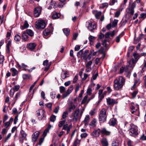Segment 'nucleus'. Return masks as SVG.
Segmentation results:
<instances>
[{
  "instance_id": "obj_28",
  "label": "nucleus",
  "mask_w": 146,
  "mask_h": 146,
  "mask_svg": "<svg viewBox=\"0 0 146 146\" xmlns=\"http://www.w3.org/2000/svg\"><path fill=\"white\" fill-rule=\"evenodd\" d=\"M70 105L69 106L68 109L70 112H71L72 110H74L76 106L74 104H73L72 102H70Z\"/></svg>"
},
{
  "instance_id": "obj_16",
  "label": "nucleus",
  "mask_w": 146,
  "mask_h": 146,
  "mask_svg": "<svg viewBox=\"0 0 146 146\" xmlns=\"http://www.w3.org/2000/svg\"><path fill=\"white\" fill-rule=\"evenodd\" d=\"M101 133L103 135H109L111 133V132L108 131L105 128H103L100 130Z\"/></svg>"
},
{
  "instance_id": "obj_17",
  "label": "nucleus",
  "mask_w": 146,
  "mask_h": 146,
  "mask_svg": "<svg viewBox=\"0 0 146 146\" xmlns=\"http://www.w3.org/2000/svg\"><path fill=\"white\" fill-rule=\"evenodd\" d=\"M40 133L38 131H36L33 133L32 135V141L35 142L36 141Z\"/></svg>"
},
{
  "instance_id": "obj_47",
  "label": "nucleus",
  "mask_w": 146,
  "mask_h": 146,
  "mask_svg": "<svg viewBox=\"0 0 146 146\" xmlns=\"http://www.w3.org/2000/svg\"><path fill=\"white\" fill-rule=\"evenodd\" d=\"M118 21V20L117 19H114L113 20V23H112V26L113 27H116L117 25V23Z\"/></svg>"
},
{
  "instance_id": "obj_55",
  "label": "nucleus",
  "mask_w": 146,
  "mask_h": 146,
  "mask_svg": "<svg viewBox=\"0 0 146 146\" xmlns=\"http://www.w3.org/2000/svg\"><path fill=\"white\" fill-rule=\"evenodd\" d=\"M78 74H76L74 78L73 82L74 83H75L78 80Z\"/></svg>"
},
{
  "instance_id": "obj_13",
  "label": "nucleus",
  "mask_w": 146,
  "mask_h": 146,
  "mask_svg": "<svg viewBox=\"0 0 146 146\" xmlns=\"http://www.w3.org/2000/svg\"><path fill=\"white\" fill-rule=\"evenodd\" d=\"M100 133V129L98 128L97 130H94L91 133V135L93 137H96L99 136Z\"/></svg>"
},
{
  "instance_id": "obj_45",
  "label": "nucleus",
  "mask_w": 146,
  "mask_h": 146,
  "mask_svg": "<svg viewBox=\"0 0 146 146\" xmlns=\"http://www.w3.org/2000/svg\"><path fill=\"white\" fill-rule=\"evenodd\" d=\"M20 92L17 93L15 95V97L14 98L13 100L15 102L17 100L18 98L20 97Z\"/></svg>"
},
{
  "instance_id": "obj_6",
  "label": "nucleus",
  "mask_w": 146,
  "mask_h": 146,
  "mask_svg": "<svg viewBox=\"0 0 146 146\" xmlns=\"http://www.w3.org/2000/svg\"><path fill=\"white\" fill-rule=\"evenodd\" d=\"M131 106L130 108L131 110V113L139 115V106L137 105H135L133 103H131Z\"/></svg>"
},
{
  "instance_id": "obj_52",
  "label": "nucleus",
  "mask_w": 146,
  "mask_h": 146,
  "mask_svg": "<svg viewBox=\"0 0 146 146\" xmlns=\"http://www.w3.org/2000/svg\"><path fill=\"white\" fill-rule=\"evenodd\" d=\"M88 98V96L87 95H86L85 96V97H84L82 101V104H84L86 102L87 99Z\"/></svg>"
},
{
  "instance_id": "obj_11",
  "label": "nucleus",
  "mask_w": 146,
  "mask_h": 146,
  "mask_svg": "<svg viewBox=\"0 0 146 146\" xmlns=\"http://www.w3.org/2000/svg\"><path fill=\"white\" fill-rule=\"evenodd\" d=\"M26 136L27 135L24 131L22 130L21 131L19 137V141L21 143H22L24 140L26 139Z\"/></svg>"
},
{
  "instance_id": "obj_50",
  "label": "nucleus",
  "mask_w": 146,
  "mask_h": 146,
  "mask_svg": "<svg viewBox=\"0 0 146 146\" xmlns=\"http://www.w3.org/2000/svg\"><path fill=\"white\" fill-rule=\"evenodd\" d=\"M20 86L19 85H17L15 86L14 88H13V89L14 90V92H15L17 91L19 89Z\"/></svg>"
},
{
  "instance_id": "obj_5",
  "label": "nucleus",
  "mask_w": 146,
  "mask_h": 146,
  "mask_svg": "<svg viewBox=\"0 0 146 146\" xmlns=\"http://www.w3.org/2000/svg\"><path fill=\"white\" fill-rule=\"evenodd\" d=\"M36 28L38 29H44L46 26L45 22L42 20L37 21L35 23Z\"/></svg>"
},
{
  "instance_id": "obj_4",
  "label": "nucleus",
  "mask_w": 146,
  "mask_h": 146,
  "mask_svg": "<svg viewBox=\"0 0 146 146\" xmlns=\"http://www.w3.org/2000/svg\"><path fill=\"white\" fill-rule=\"evenodd\" d=\"M136 63L134 59H132L130 60L128 62L129 65L126 66L125 67L124 70L125 72H127L129 70H131L135 66V64Z\"/></svg>"
},
{
  "instance_id": "obj_60",
  "label": "nucleus",
  "mask_w": 146,
  "mask_h": 146,
  "mask_svg": "<svg viewBox=\"0 0 146 146\" xmlns=\"http://www.w3.org/2000/svg\"><path fill=\"white\" fill-rule=\"evenodd\" d=\"M50 64H51V63H48V60H46L43 62V64L44 66H47Z\"/></svg>"
},
{
  "instance_id": "obj_58",
  "label": "nucleus",
  "mask_w": 146,
  "mask_h": 146,
  "mask_svg": "<svg viewBox=\"0 0 146 146\" xmlns=\"http://www.w3.org/2000/svg\"><path fill=\"white\" fill-rule=\"evenodd\" d=\"M92 54V51H91V53H90L88 56L87 57H86V59H85L86 60V61H87V60H90L91 59V55Z\"/></svg>"
},
{
  "instance_id": "obj_48",
  "label": "nucleus",
  "mask_w": 146,
  "mask_h": 146,
  "mask_svg": "<svg viewBox=\"0 0 146 146\" xmlns=\"http://www.w3.org/2000/svg\"><path fill=\"white\" fill-rule=\"evenodd\" d=\"M65 88L63 86H60L59 87L60 92V93H63L65 90Z\"/></svg>"
},
{
  "instance_id": "obj_40",
  "label": "nucleus",
  "mask_w": 146,
  "mask_h": 146,
  "mask_svg": "<svg viewBox=\"0 0 146 146\" xmlns=\"http://www.w3.org/2000/svg\"><path fill=\"white\" fill-rule=\"evenodd\" d=\"M66 120H65L60 121L59 122L58 126L59 127H61L65 124Z\"/></svg>"
},
{
  "instance_id": "obj_29",
  "label": "nucleus",
  "mask_w": 146,
  "mask_h": 146,
  "mask_svg": "<svg viewBox=\"0 0 146 146\" xmlns=\"http://www.w3.org/2000/svg\"><path fill=\"white\" fill-rule=\"evenodd\" d=\"M68 77V73L66 72H63L61 74V77L62 79H64L66 77Z\"/></svg>"
},
{
  "instance_id": "obj_22",
  "label": "nucleus",
  "mask_w": 146,
  "mask_h": 146,
  "mask_svg": "<svg viewBox=\"0 0 146 146\" xmlns=\"http://www.w3.org/2000/svg\"><path fill=\"white\" fill-rule=\"evenodd\" d=\"M101 142L103 146H108V143L107 139L106 138H103L101 140Z\"/></svg>"
},
{
  "instance_id": "obj_63",
  "label": "nucleus",
  "mask_w": 146,
  "mask_h": 146,
  "mask_svg": "<svg viewBox=\"0 0 146 146\" xmlns=\"http://www.w3.org/2000/svg\"><path fill=\"white\" fill-rule=\"evenodd\" d=\"M120 14V12L119 11H117L115 13V17H118L119 16Z\"/></svg>"
},
{
  "instance_id": "obj_21",
  "label": "nucleus",
  "mask_w": 146,
  "mask_h": 146,
  "mask_svg": "<svg viewBox=\"0 0 146 146\" xmlns=\"http://www.w3.org/2000/svg\"><path fill=\"white\" fill-rule=\"evenodd\" d=\"M13 120V118L11 117L9 121L5 123L4 124L5 127L7 128L9 127L10 125V124L12 123Z\"/></svg>"
},
{
  "instance_id": "obj_61",
  "label": "nucleus",
  "mask_w": 146,
  "mask_h": 146,
  "mask_svg": "<svg viewBox=\"0 0 146 146\" xmlns=\"http://www.w3.org/2000/svg\"><path fill=\"white\" fill-rule=\"evenodd\" d=\"M88 135V134L86 133H84L81 134L80 137L82 138H85Z\"/></svg>"
},
{
  "instance_id": "obj_15",
  "label": "nucleus",
  "mask_w": 146,
  "mask_h": 146,
  "mask_svg": "<svg viewBox=\"0 0 146 146\" xmlns=\"http://www.w3.org/2000/svg\"><path fill=\"white\" fill-rule=\"evenodd\" d=\"M134 7L132 5H130L126 10L127 12L131 15H133L134 13Z\"/></svg>"
},
{
  "instance_id": "obj_9",
  "label": "nucleus",
  "mask_w": 146,
  "mask_h": 146,
  "mask_svg": "<svg viewBox=\"0 0 146 146\" xmlns=\"http://www.w3.org/2000/svg\"><path fill=\"white\" fill-rule=\"evenodd\" d=\"M86 25L88 29L91 31L95 29L96 27V25L95 23H92L90 22H86Z\"/></svg>"
},
{
  "instance_id": "obj_42",
  "label": "nucleus",
  "mask_w": 146,
  "mask_h": 146,
  "mask_svg": "<svg viewBox=\"0 0 146 146\" xmlns=\"http://www.w3.org/2000/svg\"><path fill=\"white\" fill-rule=\"evenodd\" d=\"M127 21L126 19H123L120 22V26H124L127 23Z\"/></svg>"
},
{
  "instance_id": "obj_31",
  "label": "nucleus",
  "mask_w": 146,
  "mask_h": 146,
  "mask_svg": "<svg viewBox=\"0 0 146 146\" xmlns=\"http://www.w3.org/2000/svg\"><path fill=\"white\" fill-rule=\"evenodd\" d=\"M12 72V75L13 76H15L18 73V72L17 70L14 68H12L11 69Z\"/></svg>"
},
{
  "instance_id": "obj_20",
  "label": "nucleus",
  "mask_w": 146,
  "mask_h": 146,
  "mask_svg": "<svg viewBox=\"0 0 146 146\" xmlns=\"http://www.w3.org/2000/svg\"><path fill=\"white\" fill-rule=\"evenodd\" d=\"M36 46V44L35 43H30L27 44L28 48L31 50L34 49Z\"/></svg>"
},
{
  "instance_id": "obj_10",
  "label": "nucleus",
  "mask_w": 146,
  "mask_h": 146,
  "mask_svg": "<svg viewBox=\"0 0 146 146\" xmlns=\"http://www.w3.org/2000/svg\"><path fill=\"white\" fill-rule=\"evenodd\" d=\"M37 116L38 117V118L40 119H42L45 116L44 111L42 109H40L38 110L37 111Z\"/></svg>"
},
{
  "instance_id": "obj_59",
  "label": "nucleus",
  "mask_w": 146,
  "mask_h": 146,
  "mask_svg": "<svg viewBox=\"0 0 146 146\" xmlns=\"http://www.w3.org/2000/svg\"><path fill=\"white\" fill-rule=\"evenodd\" d=\"M37 82V81H35L33 84L30 87V89H29V92H31V91L33 90V88L34 87L35 84Z\"/></svg>"
},
{
  "instance_id": "obj_8",
  "label": "nucleus",
  "mask_w": 146,
  "mask_h": 146,
  "mask_svg": "<svg viewBox=\"0 0 146 146\" xmlns=\"http://www.w3.org/2000/svg\"><path fill=\"white\" fill-rule=\"evenodd\" d=\"M79 113L80 110L79 109H78L76 110L72 113L73 117L72 120L73 121H76L79 118H80Z\"/></svg>"
},
{
  "instance_id": "obj_1",
  "label": "nucleus",
  "mask_w": 146,
  "mask_h": 146,
  "mask_svg": "<svg viewBox=\"0 0 146 146\" xmlns=\"http://www.w3.org/2000/svg\"><path fill=\"white\" fill-rule=\"evenodd\" d=\"M125 80L122 76L117 78L113 81V88L115 90H121L125 84Z\"/></svg>"
},
{
  "instance_id": "obj_44",
  "label": "nucleus",
  "mask_w": 146,
  "mask_h": 146,
  "mask_svg": "<svg viewBox=\"0 0 146 146\" xmlns=\"http://www.w3.org/2000/svg\"><path fill=\"white\" fill-rule=\"evenodd\" d=\"M122 34H120L119 36H117L116 38V41L117 42H118L120 41V38L123 36Z\"/></svg>"
},
{
  "instance_id": "obj_49",
  "label": "nucleus",
  "mask_w": 146,
  "mask_h": 146,
  "mask_svg": "<svg viewBox=\"0 0 146 146\" xmlns=\"http://www.w3.org/2000/svg\"><path fill=\"white\" fill-rule=\"evenodd\" d=\"M92 90L90 88V87H89L87 89L86 93L88 95H90L92 94Z\"/></svg>"
},
{
  "instance_id": "obj_43",
  "label": "nucleus",
  "mask_w": 146,
  "mask_h": 146,
  "mask_svg": "<svg viewBox=\"0 0 146 146\" xmlns=\"http://www.w3.org/2000/svg\"><path fill=\"white\" fill-rule=\"evenodd\" d=\"M68 114V113L67 111L64 112L62 115V119H64L67 117V115Z\"/></svg>"
},
{
  "instance_id": "obj_18",
  "label": "nucleus",
  "mask_w": 146,
  "mask_h": 146,
  "mask_svg": "<svg viewBox=\"0 0 146 146\" xmlns=\"http://www.w3.org/2000/svg\"><path fill=\"white\" fill-rule=\"evenodd\" d=\"M72 127V125L68 126V124H66L63 126L62 129L66 130L67 131V134H68L69 132Z\"/></svg>"
},
{
  "instance_id": "obj_25",
  "label": "nucleus",
  "mask_w": 146,
  "mask_h": 146,
  "mask_svg": "<svg viewBox=\"0 0 146 146\" xmlns=\"http://www.w3.org/2000/svg\"><path fill=\"white\" fill-rule=\"evenodd\" d=\"M52 1L53 0H51L50 4V6L48 7V9H51L53 7L54 9H55L56 7V6L55 5L56 3L55 2H53Z\"/></svg>"
},
{
  "instance_id": "obj_36",
  "label": "nucleus",
  "mask_w": 146,
  "mask_h": 146,
  "mask_svg": "<svg viewBox=\"0 0 146 146\" xmlns=\"http://www.w3.org/2000/svg\"><path fill=\"white\" fill-rule=\"evenodd\" d=\"M63 31L64 34L66 36H68L69 35L70 30V29L68 28H65L63 30Z\"/></svg>"
},
{
  "instance_id": "obj_27",
  "label": "nucleus",
  "mask_w": 146,
  "mask_h": 146,
  "mask_svg": "<svg viewBox=\"0 0 146 146\" xmlns=\"http://www.w3.org/2000/svg\"><path fill=\"white\" fill-rule=\"evenodd\" d=\"M29 26V25L28 23V22L26 21H25L24 22V23L23 25L21 27V29L23 30L28 28Z\"/></svg>"
},
{
  "instance_id": "obj_53",
  "label": "nucleus",
  "mask_w": 146,
  "mask_h": 146,
  "mask_svg": "<svg viewBox=\"0 0 146 146\" xmlns=\"http://www.w3.org/2000/svg\"><path fill=\"white\" fill-rule=\"evenodd\" d=\"M119 144V143L118 142L115 141H113L112 143V146H118Z\"/></svg>"
},
{
  "instance_id": "obj_57",
  "label": "nucleus",
  "mask_w": 146,
  "mask_h": 146,
  "mask_svg": "<svg viewBox=\"0 0 146 146\" xmlns=\"http://www.w3.org/2000/svg\"><path fill=\"white\" fill-rule=\"evenodd\" d=\"M117 2V0H111L110 1L109 5H113Z\"/></svg>"
},
{
  "instance_id": "obj_37",
  "label": "nucleus",
  "mask_w": 146,
  "mask_h": 146,
  "mask_svg": "<svg viewBox=\"0 0 146 146\" xmlns=\"http://www.w3.org/2000/svg\"><path fill=\"white\" fill-rule=\"evenodd\" d=\"M96 119H93L90 122V125L92 127H94L96 125Z\"/></svg>"
},
{
  "instance_id": "obj_3",
  "label": "nucleus",
  "mask_w": 146,
  "mask_h": 146,
  "mask_svg": "<svg viewBox=\"0 0 146 146\" xmlns=\"http://www.w3.org/2000/svg\"><path fill=\"white\" fill-rule=\"evenodd\" d=\"M129 134L131 136L133 137L137 136L139 134L138 127L135 125H133L130 129Z\"/></svg>"
},
{
  "instance_id": "obj_64",
  "label": "nucleus",
  "mask_w": 146,
  "mask_h": 146,
  "mask_svg": "<svg viewBox=\"0 0 146 146\" xmlns=\"http://www.w3.org/2000/svg\"><path fill=\"white\" fill-rule=\"evenodd\" d=\"M133 56H134L135 58L136 59L140 57V55L137 53H134L133 54Z\"/></svg>"
},
{
  "instance_id": "obj_41",
  "label": "nucleus",
  "mask_w": 146,
  "mask_h": 146,
  "mask_svg": "<svg viewBox=\"0 0 146 146\" xmlns=\"http://www.w3.org/2000/svg\"><path fill=\"white\" fill-rule=\"evenodd\" d=\"M134 48V47L133 46H130L127 52V55L128 56H129L130 53L133 51Z\"/></svg>"
},
{
  "instance_id": "obj_51",
  "label": "nucleus",
  "mask_w": 146,
  "mask_h": 146,
  "mask_svg": "<svg viewBox=\"0 0 146 146\" xmlns=\"http://www.w3.org/2000/svg\"><path fill=\"white\" fill-rule=\"evenodd\" d=\"M140 139L142 141L146 140V135L143 134L140 137Z\"/></svg>"
},
{
  "instance_id": "obj_32",
  "label": "nucleus",
  "mask_w": 146,
  "mask_h": 146,
  "mask_svg": "<svg viewBox=\"0 0 146 146\" xmlns=\"http://www.w3.org/2000/svg\"><path fill=\"white\" fill-rule=\"evenodd\" d=\"M95 39V37L93 36L90 35L89 36L88 38V39L90 41V44L91 45L92 44L94 41Z\"/></svg>"
},
{
  "instance_id": "obj_19",
  "label": "nucleus",
  "mask_w": 146,
  "mask_h": 146,
  "mask_svg": "<svg viewBox=\"0 0 146 146\" xmlns=\"http://www.w3.org/2000/svg\"><path fill=\"white\" fill-rule=\"evenodd\" d=\"M22 39L25 41H27L29 40V37L25 32L24 31L22 36Z\"/></svg>"
},
{
  "instance_id": "obj_26",
  "label": "nucleus",
  "mask_w": 146,
  "mask_h": 146,
  "mask_svg": "<svg viewBox=\"0 0 146 146\" xmlns=\"http://www.w3.org/2000/svg\"><path fill=\"white\" fill-rule=\"evenodd\" d=\"M25 32H26L27 34H28L31 37H32L34 36V33L33 31L31 29H27Z\"/></svg>"
},
{
  "instance_id": "obj_14",
  "label": "nucleus",
  "mask_w": 146,
  "mask_h": 146,
  "mask_svg": "<svg viewBox=\"0 0 146 146\" xmlns=\"http://www.w3.org/2000/svg\"><path fill=\"white\" fill-rule=\"evenodd\" d=\"M107 104L109 105L113 106L115 104L117 103V102L115 100L108 98L106 99Z\"/></svg>"
},
{
  "instance_id": "obj_24",
  "label": "nucleus",
  "mask_w": 146,
  "mask_h": 146,
  "mask_svg": "<svg viewBox=\"0 0 146 146\" xmlns=\"http://www.w3.org/2000/svg\"><path fill=\"white\" fill-rule=\"evenodd\" d=\"M51 127V126L50 125H48L47 127L44 130L43 134V135L44 137L46 136L47 133L48 132L49 130Z\"/></svg>"
},
{
  "instance_id": "obj_30",
  "label": "nucleus",
  "mask_w": 146,
  "mask_h": 146,
  "mask_svg": "<svg viewBox=\"0 0 146 146\" xmlns=\"http://www.w3.org/2000/svg\"><path fill=\"white\" fill-rule=\"evenodd\" d=\"M116 120L114 118L111 119L109 122L110 125H111L113 126L116 124Z\"/></svg>"
},
{
  "instance_id": "obj_54",
  "label": "nucleus",
  "mask_w": 146,
  "mask_h": 146,
  "mask_svg": "<svg viewBox=\"0 0 146 146\" xmlns=\"http://www.w3.org/2000/svg\"><path fill=\"white\" fill-rule=\"evenodd\" d=\"M73 90V87L72 86L70 87L67 90L66 92L69 94Z\"/></svg>"
},
{
  "instance_id": "obj_34",
  "label": "nucleus",
  "mask_w": 146,
  "mask_h": 146,
  "mask_svg": "<svg viewBox=\"0 0 146 146\" xmlns=\"http://www.w3.org/2000/svg\"><path fill=\"white\" fill-rule=\"evenodd\" d=\"M50 34V31L49 29H46L43 32V34L45 36H47Z\"/></svg>"
},
{
  "instance_id": "obj_12",
  "label": "nucleus",
  "mask_w": 146,
  "mask_h": 146,
  "mask_svg": "<svg viewBox=\"0 0 146 146\" xmlns=\"http://www.w3.org/2000/svg\"><path fill=\"white\" fill-rule=\"evenodd\" d=\"M42 8L40 7H37L35 8L34 10V15L35 17H38L41 13Z\"/></svg>"
},
{
  "instance_id": "obj_56",
  "label": "nucleus",
  "mask_w": 146,
  "mask_h": 146,
  "mask_svg": "<svg viewBox=\"0 0 146 146\" xmlns=\"http://www.w3.org/2000/svg\"><path fill=\"white\" fill-rule=\"evenodd\" d=\"M56 119V116L54 115H52L50 118V121L54 122Z\"/></svg>"
},
{
  "instance_id": "obj_35",
  "label": "nucleus",
  "mask_w": 146,
  "mask_h": 146,
  "mask_svg": "<svg viewBox=\"0 0 146 146\" xmlns=\"http://www.w3.org/2000/svg\"><path fill=\"white\" fill-rule=\"evenodd\" d=\"M60 16V15L59 13H55L53 14L52 16V18L54 19H56L59 18Z\"/></svg>"
},
{
  "instance_id": "obj_2",
  "label": "nucleus",
  "mask_w": 146,
  "mask_h": 146,
  "mask_svg": "<svg viewBox=\"0 0 146 146\" xmlns=\"http://www.w3.org/2000/svg\"><path fill=\"white\" fill-rule=\"evenodd\" d=\"M106 112V110L103 108L99 112V120L100 123H103L106 121L107 117Z\"/></svg>"
},
{
  "instance_id": "obj_7",
  "label": "nucleus",
  "mask_w": 146,
  "mask_h": 146,
  "mask_svg": "<svg viewBox=\"0 0 146 146\" xmlns=\"http://www.w3.org/2000/svg\"><path fill=\"white\" fill-rule=\"evenodd\" d=\"M89 52L88 50H85L84 52H83V50H80L79 52L77 53V55L78 57H80L82 59L85 60Z\"/></svg>"
},
{
  "instance_id": "obj_62",
  "label": "nucleus",
  "mask_w": 146,
  "mask_h": 146,
  "mask_svg": "<svg viewBox=\"0 0 146 146\" xmlns=\"http://www.w3.org/2000/svg\"><path fill=\"white\" fill-rule=\"evenodd\" d=\"M144 66H143L142 69L143 71H146V60L144 61Z\"/></svg>"
},
{
  "instance_id": "obj_39",
  "label": "nucleus",
  "mask_w": 146,
  "mask_h": 146,
  "mask_svg": "<svg viewBox=\"0 0 146 146\" xmlns=\"http://www.w3.org/2000/svg\"><path fill=\"white\" fill-rule=\"evenodd\" d=\"M146 18V13H142L139 17V19H140L143 20Z\"/></svg>"
},
{
  "instance_id": "obj_46",
  "label": "nucleus",
  "mask_w": 146,
  "mask_h": 146,
  "mask_svg": "<svg viewBox=\"0 0 146 146\" xmlns=\"http://www.w3.org/2000/svg\"><path fill=\"white\" fill-rule=\"evenodd\" d=\"M30 75L26 74H23V77L24 79H27L29 78L30 77Z\"/></svg>"
},
{
  "instance_id": "obj_23",
  "label": "nucleus",
  "mask_w": 146,
  "mask_h": 146,
  "mask_svg": "<svg viewBox=\"0 0 146 146\" xmlns=\"http://www.w3.org/2000/svg\"><path fill=\"white\" fill-rule=\"evenodd\" d=\"M93 13H94L96 18L97 19H99V17L102 14V12L101 11H93Z\"/></svg>"
},
{
  "instance_id": "obj_33",
  "label": "nucleus",
  "mask_w": 146,
  "mask_h": 146,
  "mask_svg": "<svg viewBox=\"0 0 146 146\" xmlns=\"http://www.w3.org/2000/svg\"><path fill=\"white\" fill-rule=\"evenodd\" d=\"M90 119V117L88 115H86L85 118L83 121L85 125L87 124Z\"/></svg>"
},
{
  "instance_id": "obj_38",
  "label": "nucleus",
  "mask_w": 146,
  "mask_h": 146,
  "mask_svg": "<svg viewBox=\"0 0 146 146\" xmlns=\"http://www.w3.org/2000/svg\"><path fill=\"white\" fill-rule=\"evenodd\" d=\"M21 39V37L18 34H16L14 37V40L17 42L19 41Z\"/></svg>"
}]
</instances>
